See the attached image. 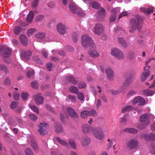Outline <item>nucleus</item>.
<instances>
[{"label": "nucleus", "instance_id": "1", "mask_svg": "<svg viewBox=\"0 0 155 155\" xmlns=\"http://www.w3.org/2000/svg\"><path fill=\"white\" fill-rule=\"evenodd\" d=\"M142 18L138 16L134 18H132L130 21V27L131 29L130 31L133 32L137 28L139 30L142 27Z\"/></svg>", "mask_w": 155, "mask_h": 155}, {"label": "nucleus", "instance_id": "2", "mask_svg": "<svg viewBox=\"0 0 155 155\" xmlns=\"http://www.w3.org/2000/svg\"><path fill=\"white\" fill-rule=\"evenodd\" d=\"M81 43L82 46L85 48L89 46L93 47H95L96 46L92 38L87 34H84L82 35Z\"/></svg>", "mask_w": 155, "mask_h": 155}, {"label": "nucleus", "instance_id": "3", "mask_svg": "<svg viewBox=\"0 0 155 155\" xmlns=\"http://www.w3.org/2000/svg\"><path fill=\"white\" fill-rule=\"evenodd\" d=\"M153 60H155V58H150L148 61H145L146 66L144 67V71L143 72L141 77V80L142 81H145L147 78L150 75V66L148 65V64Z\"/></svg>", "mask_w": 155, "mask_h": 155}, {"label": "nucleus", "instance_id": "4", "mask_svg": "<svg viewBox=\"0 0 155 155\" xmlns=\"http://www.w3.org/2000/svg\"><path fill=\"white\" fill-rule=\"evenodd\" d=\"M111 54L115 58L119 60L124 58V55L122 51L117 48H114L111 49Z\"/></svg>", "mask_w": 155, "mask_h": 155}, {"label": "nucleus", "instance_id": "5", "mask_svg": "<svg viewBox=\"0 0 155 155\" xmlns=\"http://www.w3.org/2000/svg\"><path fill=\"white\" fill-rule=\"evenodd\" d=\"M38 132L41 135H44L47 133V130L48 128V124L45 123H40L38 125Z\"/></svg>", "mask_w": 155, "mask_h": 155}, {"label": "nucleus", "instance_id": "6", "mask_svg": "<svg viewBox=\"0 0 155 155\" xmlns=\"http://www.w3.org/2000/svg\"><path fill=\"white\" fill-rule=\"evenodd\" d=\"M104 28L101 24H96L94 27L93 32L95 34L98 36L101 35L104 31Z\"/></svg>", "mask_w": 155, "mask_h": 155}, {"label": "nucleus", "instance_id": "7", "mask_svg": "<svg viewBox=\"0 0 155 155\" xmlns=\"http://www.w3.org/2000/svg\"><path fill=\"white\" fill-rule=\"evenodd\" d=\"M57 31L60 35H63L67 32V29L65 24L60 23L56 26Z\"/></svg>", "mask_w": 155, "mask_h": 155}, {"label": "nucleus", "instance_id": "8", "mask_svg": "<svg viewBox=\"0 0 155 155\" xmlns=\"http://www.w3.org/2000/svg\"><path fill=\"white\" fill-rule=\"evenodd\" d=\"M92 133L94 136L97 139L102 140L104 138L103 133L101 128H94Z\"/></svg>", "mask_w": 155, "mask_h": 155}, {"label": "nucleus", "instance_id": "9", "mask_svg": "<svg viewBox=\"0 0 155 155\" xmlns=\"http://www.w3.org/2000/svg\"><path fill=\"white\" fill-rule=\"evenodd\" d=\"M119 10L120 8H114L110 10L111 12L112 13V14L111 15L109 18V21L110 22H112L115 21L117 17L116 14L120 12Z\"/></svg>", "mask_w": 155, "mask_h": 155}, {"label": "nucleus", "instance_id": "10", "mask_svg": "<svg viewBox=\"0 0 155 155\" xmlns=\"http://www.w3.org/2000/svg\"><path fill=\"white\" fill-rule=\"evenodd\" d=\"M140 120L144 125L142 128L145 127L147 125H148L150 123L149 115L146 114L142 115L140 116Z\"/></svg>", "mask_w": 155, "mask_h": 155}, {"label": "nucleus", "instance_id": "11", "mask_svg": "<svg viewBox=\"0 0 155 155\" xmlns=\"http://www.w3.org/2000/svg\"><path fill=\"white\" fill-rule=\"evenodd\" d=\"M132 102L133 104L138 103L139 105H143L146 104V101L143 97L139 96L135 97L132 101Z\"/></svg>", "mask_w": 155, "mask_h": 155}, {"label": "nucleus", "instance_id": "12", "mask_svg": "<svg viewBox=\"0 0 155 155\" xmlns=\"http://www.w3.org/2000/svg\"><path fill=\"white\" fill-rule=\"evenodd\" d=\"M138 145V142L137 140L132 139L130 140L127 144V147L130 149L136 148Z\"/></svg>", "mask_w": 155, "mask_h": 155}, {"label": "nucleus", "instance_id": "13", "mask_svg": "<svg viewBox=\"0 0 155 155\" xmlns=\"http://www.w3.org/2000/svg\"><path fill=\"white\" fill-rule=\"evenodd\" d=\"M34 99L36 104L39 105L43 103L44 98L41 94H38L34 96Z\"/></svg>", "mask_w": 155, "mask_h": 155}, {"label": "nucleus", "instance_id": "14", "mask_svg": "<svg viewBox=\"0 0 155 155\" xmlns=\"http://www.w3.org/2000/svg\"><path fill=\"white\" fill-rule=\"evenodd\" d=\"M94 128L89 126L87 124H84L82 127V130L83 133L84 134H90L93 132Z\"/></svg>", "mask_w": 155, "mask_h": 155}, {"label": "nucleus", "instance_id": "15", "mask_svg": "<svg viewBox=\"0 0 155 155\" xmlns=\"http://www.w3.org/2000/svg\"><path fill=\"white\" fill-rule=\"evenodd\" d=\"M67 110L70 116L74 118H78V116L75 110L72 108L70 107L67 108Z\"/></svg>", "mask_w": 155, "mask_h": 155}, {"label": "nucleus", "instance_id": "16", "mask_svg": "<svg viewBox=\"0 0 155 155\" xmlns=\"http://www.w3.org/2000/svg\"><path fill=\"white\" fill-rule=\"evenodd\" d=\"M105 71L107 78L110 80H112L114 76L113 70L111 68H108L106 69Z\"/></svg>", "mask_w": 155, "mask_h": 155}, {"label": "nucleus", "instance_id": "17", "mask_svg": "<svg viewBox=\"0 0 155 155\" xmlns=\"http://www.w3.org/2000/svg\"><path fill=\"white\" fill-rule=\"evenodd\" d=\"M3 53L1 54L4 58H8L11 54V51L7 48H4L2 50Z\"/></svg>", "mask_w": 155, "mask_h": 155}, {"label": "nucleus", "instance_id": "18", "mask_svg": "<svg viewBox=\"0 0 155 155\" xmlns=\"http://www.w3.org/2000/svg\"><path fill=\"white\" fill-rule=\"evenodd\" d=\"M55 132L58 134H61L64 132V130L62 125L59 123H56L55 124Z\"/></svg>", "mask_w": 155, "mask_h": 155}, {"label": "nucleus", "instance_id": "19", "mask_svg": "<svg viewBox=\"0 0 155 155\" xmlns=\"http://www.w3.org/2000/svg\"><path fill=\"white\" fill-rule=\"evenodd\" d=\"M81 142L83 146H87L90 143L91 140L89 137H86L82 139Z\"/></svg>", "mask_w": 155, "mask_h": 155}, {"label": "nucleus", "instance_id": "20", "mask_svg": "<svg viewBox=\"0 0 155 155\" xmlns=\"http://www.w3.org/2000/svg\"><path fill=\"white\" fill-rule=\"evenodd\" d=\"M65 78L66 81L70 82L73 84H76L78 82L76 79L71 76L66 77Z\"/></svg>", "mask_w": 155, "mask_h": 155}, {"label": "nucleus", "instance_id": "21", "mask_svg": "<svg viewBox=\"0 0 155 155\" xmlns=\"http://www.w3.org/2000/svg\"><path fill=\"white\" fill-rule=\"evenodd\" d=\"M89 54L93 58H96L100 56L98 52L95 50H91L88 52Z\"/></svg>", "mask_w": 155, "mask_h": 155}, {"label": "nucleus", "instance_id": "22", "mask_svg": "<svg viewBox=\"0 0 155 155\" xmlns=\"http://www.w3.org/2000/svg\"><path fill=\"white\" fill-rule=\"evenodd\" d=\"M19 39L23 45L26 46L27 45L28 40L25 35H21L19 37Z\"/></svg>", "mask_w": 155, "mask_h": 155}, {"label": "nucleus", "instance_id": "23", "mask_svg": "<svg viewBox=\"0 0 155 155\" xmlns=\"http://www.w3.org/2000/svg\"><path fill=\"white\" fill-rule=\"evenodd\" d=\"M70 147L73 149L76 150L77 148V144L75 141L73 139H69L68 141Z\"/></svg>", "mask_w": 155, "mask_h": 155}, {"label": "nucleus", "instance_id": "24", "mask_svg": "<svg viewBox=\"0 0 155 155\" xmlns=\"http://www.w3.org/2000/svg\"><path fill=\"white\" fill-rule=\"evenodd\" d=\"M118 42L124 48H126L127 46V44L124 39L121 37H119L118 38Z\"/></svg>", "mask_w": 155, "mask_h": 155}, {"label": "nucleus", "instance_id": "25", "mask_svg": "<svg viewBox=\"0 0 155 155\" xmlns=\"http://www.w3.org/2000/svg\"><path fill=\"white\" fill-rule=\"evenodd\" d=\"M31 55V52L29 51H25L23 53L22 57L26 60H29Z\"/></svg>", "mask_w": 155, "mask_h": 155}, {"label": "nucleus", "instance_id": "26", "mask_svg": "<svg viewBox=\"0 0 155 155\" xmlns=\"http://www.w3.org/2000/svg\"><path fill=\"white\" fill-rule=\"evenodd\" d=\"M31 145L33 149L35 151L38 150V147L36 141L34 140H32L31 141Z\"/></svg>", "mask_w": 155, "mask_h": 155}, {"label": "nucleus", "instance_id": "27", "mask_svg": "<svg viewBox=\"0 0 155 155\" xmlns=\"http://www.w3.org/2000/svg\"><path fill=\"white\" fill-rule=\"evenodd\" d=\"M124 132L131 134H135L138 132V131L135 128H130L124 129Z\"/></svg>", "mask_w": 155, "mask_h": 155}, {"label": "nucleus", "instance_id": "28", "mask_svg": "<svg viewBox=\"0 0 155 155\" xmlns=\"http://www.w3.org/2000/svg\"><path fill=\"white\" fill-rule=\"evenodd\" d=\"M98 13L101 18H104L106 15L105 10L103 8H100V10L98 11Z\"/></svg>", "mask_w": 155, "mask_h": 155}, {"label": "nucleus", "instance_id": "29", "mask_svg": "<svg viewBox=\"0 0 155 155\" xmlns=\"http://www.w3.org/2000/svg\"><path fill=\"white\" fill-rule=\"evenodd\" d=\"M34 13L32 11H30L26 18V21L28 22H31L33 19Z\"/></svg>", "mask_w": 155, "mask_h": 155}, {"label": "nucleus", "instance_id": "30", "mask_svg": "<svg viewBox=\"0 0 155 155\" xmlns=\"http://www.w3.org/2000/svg\"><path fill=\"white\" fill-rule=\"evenodd\" d=\"M134 110V108L132 106H127L123 108L122 110V112L123 113L133 111Z\"/></svg>", "mask_w": 155, "mask_h": 155}, {"label": "nucleus", "instance_id": "31", "mask_svg": "<svg viewBox=\"0 0 155 155\" xmlns=\"http://www.w3.org/2000/svg\"><path fill=\"white\" fill-rule=\"evenodd\" d=\"M57 141L61 145L65 146L68 147V143L67 142L61 139L60 138L57 137L56 138Z\"/></svg>", "mask_w": 155, "mask_h": 155}, {"label": "nucleus", "instance_id": "32", "mask_svg": "<svg viewBox=\"0 0 155 155\" xmlns=\"http://www.w3.org/2000/svg\"><path fill=\"white\" fill-rule=\"evenodd\" d=\"M69 8L71 11L74 13H75L77 10V8L74 4L71 3L69 6Z\"/></svg>", "mask_w": 155, "mask_h": 155}, {"label": "nucleus", "instance_id": "33", "mask_svg": "<svg viewBox=\"0 0 155 155\" xmlns=\"http://www.w3.org/2000/svg\"><path fill=\"white\" fill-rule=\"evenodd\" d=\"M69 90L71 92L75 94H77L79 92L78 88L74 86H71L69 88Z\"/></svg>", "mask_w": 155, "mask_h": 155}, {"label": "nucleus", "instance_id": "34", "mask_svg": "<svg viewBox=\"0 0 155 155\" xmlns=\"http://www.w3.org/2000/svg\"><path fill=\"white\" fill-rule=\"evenodd\" d=\"M89 110H84L82 111L81 113V115L83 118H84L89 117Z\"/></svg>", "mask_w": 155, "mask_h": 155}, {"label": "nucleus", "instance_id": "35", "mask_svg": "<svg viewBox=\"0 0 155 155\" xmlns=\"http://www.w3.org/2000/svg\"><path fill=\"white\" fill-rule=\"evenodd\" d=\"M154 93V92L150 90H145L143 91L144 94L147 96H152L153 95Z\"/></svg>", "mask_w": 155, "mask_h": 155}, {"label": "nucleus", "instance_id": "36", "mask_svg": "<svg viewBox=\"0 0 155 155\" xmlns=\"http://www.w3.org/2000/svg\"><path fill=\"white\" fill-rule=\"evenodd\" d=\"M132 82V81L131 78H127L125 81L123 83L124 84L126 87H128V86L131 84Z\"/></svg>", "mask_w": 155, "mask_h": 155}, {"label": "nucleus", "instance_id": "37", "mask_svg": "<svg viewBox=\"0 0 155 155\" xmlns=\"http://www.w3.org/2000/svg\"><path fill=\"white\" fill-rule=\"evenodd\" d=\"M87 86V85L85 82L84 81L80 82L78 83V87L79 89H83L85 88Z\"/></svg>", "mask_w": 155, "mask_h": 155}, {"label": "nucleus", "instance_id": "38", "mask_svg": "<svg viewBox=\"0 0 155 155\" xmlns=\"http://www.w3.org/2000/svg\"><path fill=\"white\" fill-rule=\"evenodd\" d=\"M22 29L20 26H17L14 29V33L16 35H18L21 31Z\"/></svg>", "mask_w": 155, "mask_h": 155}, {"label": "nucleus", "instance_id": "39", "mask_svg": "<svg viewBox=\"0 0 155 155\" xmlns=\"http://www.w3.org/2000/svg\"><path fill=\"white\" fill-rule=\"evenodd\" d=\"M29 107L32 110L37 114H38L39 113V110L38 108L35 105L30 104L29 105Z\"/></svg>", "mask_w": 155, "mask_h": 155}, {"label": "nucleus", "instance_id": "40", "mask_svg": "<svg viewBox=\"0 0 155 155\" xmlns=\"http://www.w3.org/2000/svg\"><path fill=\"white\" fill-rule=\"evenodd\" d=\"M91 7L95 9H97L99 8L100 5L97 2H93L91 3Z\"/></svg>", "mask_w": 155, "mask_h": 155}, {"label": "nucleus", "instance_id": "41", "mask_svg": "<svg viewBox=\"0 0 155 155\" xmlns=\"http://www.w3.org/2000/svg\"><path fill=\"white\" fill-rule=\"evenodd\" d=\"M45 35L43 33H38L35 35V37L37 39H42L45 38Z\"/></svg>", "mask_w": 155, "mask_h": 155}, {"label": "nucleus", "instance_id": "42", "mask_svg": "<svg viewBox=\"0 0 155 155\" xmlns=\"http://www.w3.org/2000/svg\"><path fill=\"white\" fill-rule=\"evenodd\" d=\"M149 149L152 153H155V145L154 144L151 143L150 145Z\"/></svg>", "mask_w": 155, "mask_h": 155}, {"label": "nucleus", "instance_id": "43", "mask_svg": "<svg viewBox=\"0 0 155 155\" xmlns=\"http://www.w3.org/2000/svg\"><path fill=\"white\" fill-rule=\"evenodd\" d=\"M28 97V94L26 92H23L21 94V97L23 100H27Z\"/></svg>", "mask_w": 155, "mask_h": 155}, {"label": "nucleus", "instance_id": "44", "mask_svg": "<svg viewBox=\"0 0 155 155\" xmlns=\"http://www.w3.org/2000/svg\"><path fill=\"white\" fill-rule=\"evenodd\" d=\"M25 153L26 155H34L31 149L29 148H27L25 151Z\"/></svg>", "mask_w": 155, "mask_h": 155}, {"label": "nucleus", "instance_id": "45", "mask_svg": "<svg viewBox=\"0 0 155 155\" xmlns=\"http://www.w3.org/2000/svg\"><path fill=\"white\" fill-rule=\"evenodd\" d=\"M3 71L7 73L8 72V70L7 67L3 64H0V71Z\"/></svg>", "mask_w": 155, "mask_h": 155}, {"label": "nucleus", "instance_id": "46", "mask_svg": "<svg viewBox=\"0 0 155 155\" xmlns=\"http://www.w3.org/2000/svg\"><path fill=\"white\" fill-rule=\"evenodd\" d=\"M18 104L17 102L13 101L12 102L10 105L11 108L12 109H14L18 105Z\"/></svg>", "mask_w": 155, "mask_h": 155}, {"label": "nucleus", "instance_id": "47", "mask_svg": "<svg viewBox=\"0 0 155 155\" xmlns=\"http://www.w3.org/2000/svg\"><path fill=\"white\" fill-rule=\"evenodd\" d=\"M31 86L32 87L35 89H37L39 87V85L37 82L36 81H34L31 83Z\"/></svg>", "mask_w": 155, "mask_h": 155}, {"label": "nucleus", "instance_id": "48", "mask_svg": "<svg viewBox=\"0 0 155 155\" xmlns=\"http://www.w3.org/2000/svg\"><path fill=\"white\" fill-rule=\"evenodd\" d=\"M44 16L42 15H38L35 18L36 21L38 22L44 19Z\"/></svg>", "mask_w": 155, "mask_h": 155}, {"label": "nucleus", "instance_id": "49", "mask_svg": "<svg viewBox=\"0 0 155 155\" xmlns=\"http://www.w3.org/2000/svg\"><path fill=\"white\" fill-rule=\"evenodd\" d=\"M35 30L33 28H31L28 29L27 32V34L28 36H30L34 32V31Z\"/></svg>", "mask_w": 155, "mask_h": 155}, {"label": "nucleus", "instance_id": "50", "mask_svg": "<svg viewBox=\"0 0 155 155\" xmlns=\"http://www.w3.org/2000/svg\"><path fill=\"white\" fill-rule=\"evenodd\" d=\"M89 116H94L97 115V113L96 111L94 109H92L91 110L89 111Z\"/></svg>", "mask_w": 155, "mask_h": 155}, {"label": "nucleus", "instance_id": "51", "mask_svg": "<svg viewBox=\"0 0 155 155\" xmlns=\"http://www.w3.org/2000/svg\"><path fill=\"white\" fill-rule=\"evenodd\" d=\"M34 74L33 71H29L26 73V76L28 78H29L33 76Z\"/></svg>", "mask_w": 155, "mask_h": 155}, {"label": "nucleus", "instance_id": "52", "mask_svg": "<svg viewBox=\"0 0 155 155\" xmlns=\"http://www.w3.org/2000/svg\"><path fill=\"white\" fill-rule=\"evenodd\" d=\"M29 116L31 120L33 121H35L37 119V116L34 114H29Z\"/></svg>", "mask_w": 155, "mask_h": 155}, {"label": "nucleus", "instance_id": "53", "mask_svg": "<svg viewBox=\"0 0 155 155\" xmlns=\"http://www.w3.org/2000/svg\"><path fill=\"white\" fill-rule=\"evenodd\" d=\"M78 98L80 101H82L84 98V95L83 93L80 92L78 93Z\"/></svg>", "mask_w": 155, "mask_h": 155}, {"label": "nucleus", "instance_id": "54", "mask_svg": "<svg viewBox=\"0 0 155 155\" xmlns=\"http://www.w3.org/2000/svg\"><path fill=\"white\" fill-rule=\"evenodd\" d=\"M153 9L152 7H150L148 8H147L146 12H145V14L147 15L153 13Z\"/></svg>", "mask_w": 155, "mask_h": 155}, {"label": "nucleus", "instance_id": "55", "mask_svg": "<svg viewBox=\"0 0 155 155\" xmlns=\"http://www.w3.org/2000/svg\"><path fill=\"white\" fill-rule=\"evenodd\" d=\"M68 116L66 114H61L60 115V118L61 121L63 122H64V119L65 118H68Z\"/></svg>", "mask_w": 155, "mask_h": 155}, {"label": "nucleus", "instance_id": "56", "mask_svg": "<svg viewBox=\"0 0 155 155\" xmlns=\"http://www.w3.org/2000/svg\"><path fill=\"white\" fill-rule=\"evenodd\" d=\"M68 97L72 102H76V97L75 96L69 95L68 96Z\"/></svg>", "mask_w": 155, "mask_h": 155}, {"label": "nucleus", "instance_id": "57", "mask_svg": "<svg viewBox=\"0 0 155 155\" xmlns=\"http://www.w3.org/2000/svg\"><path fill=\"white\" fill-rule=\"evenodd\" d=\"M136 94V91L133 90H131L129 91L127 94L128 97H130Z\"/></svg>", "mask_w": 155, "mask_h": 155}, {"label": "nucleus", "instance_id": "58", "mask_svg": "<svg viewBox=\"0 0 155 155\" xmlns=\"http://www.w3.org/2000/svg\"><path fill=\"white\" fill-rule=\"evenodd\" d=\"M13 96L14 99L15 100H18L19 97V94L16 92H14L13 93Z\"/></svg>", "mask_w": 155, "mask_h": 155}, {"label": "nucleus", "instance_id": "59", "mask_svg": "<svg viewBox=\"0 0 155 155\" xmlns=\"http://www.w3.org/2000/svg\"><path fill=\"white\" fill-rule=\"evenodd\" d=\"M78 35L75 33H74L72 36V39L74 42H76L78 41Z\"/></svg>", "mask_w": 155, "mask_h": 155}, {"label": "nucleus", "instance_id": "60", "mask_svg": "<svg viewBox=\"0 0 155 155\" xmlns=\"http://www.w3.org/2000/svg\"><path fill=\"white\" fill-rule=\"evenodd\" d=\"M126 115H124L120 118V122L122 123H126L127 122Z\"/></svg>", "mask_w": 155, "mask_h": 155}, {"label": "nucleus", "instance_id": "61", "mask_svg": "<svg viewBox=\"0 0 155 155\" xmlns=\"http://www.w3.org/2000/svg\"><path fill=\"white\" fill-rule=\"evenodd\" d=\"M38 0H34L31 4L32 6L33 7H35L37 6Z\"/></svg>", "mask_w": 155, "mask_h": 155}, {"label": "nucleus", "instance_id": "62", "mask_svg": "<svg viewBox=\"0 0 155 155\" xmlns=\"http://www.w3.org/2000/svg\"><path fill=\"white\" fill-rule=\"evenodd\" d=\"M41 53L43 56L45 58H47L48 56V54L47 51L45 49H43Z\"/></svg>", "mask_w": 155, "mask_h": 155}, {"label": "nucleus", "instance_id": "63", "mask_svg": "<svg viewBox=\"0 0 155 155\" xmlns=\"http://www.w3.org/2000/svg\"><path fill=\"white\" fill-rule=\"evenodd\" d=\"M137 43L141 47H143L144 46L143 41L142 40H138L137 41Z\"/></svg>", "mask_w": 155, "mask_h": 155}, {"label": "nucleus", "instance_id": "64", "mask_svg": "<svg viewBox=\"0 0 155 155\" xmlns=\"http://www.w3.org/2000/svg\"><path fill=\"white\" fill-rule=\"evenodd\" d=\"M127 15V13L126 12H124L120 14L119 16V19H120L123 17L126 16Z\"/></svg>", "mask_w": 155, "mask_h": 155}]
</instances>
